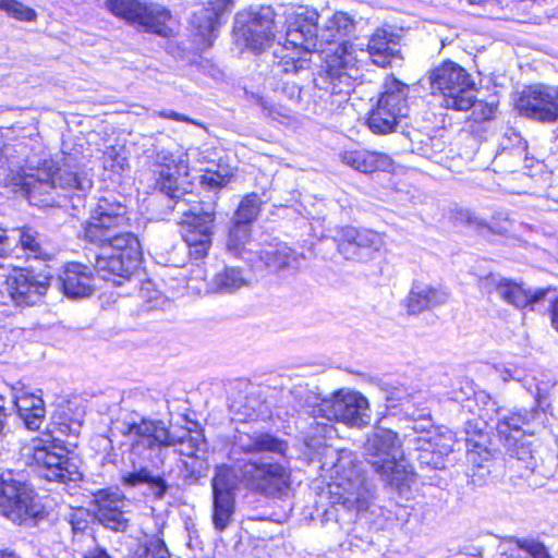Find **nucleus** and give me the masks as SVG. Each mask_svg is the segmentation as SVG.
Segmentation results:
<instances>
[{
  "mask_svg": "<svg viewBox=\"0 0 558 558\" xmlns=\"http://www.w3.org/2000/svg\"><path fill=\"white\" fill-rule=\"evenodd\" d=\"M398 53L395 35L383 28L371 36L367 49H357L354 44L342 41L333 54L328 56L326 71L315 78V86L320 92L318 97L330 102L329 110L339 108L352 89L362 56L367 54L374 64L386 68Z\"/></svg>",
  "mask_w": 558,
  "mask_h": 558,
  "instance_id": "f03ea898",
  "label": "nucleus"
},
{
  "mask_svg": "<svg viewBox=\"0 0 558 558\" xmlns=\"http://www.w3.org/2000/svg\"><path fill=\"white\" fill-rule=\"evenodd\" d=\"M84 558H111L106 550L101 549V548H94V549H90L88 550Z\"/></svg>",
  "mask_w": 558,
  "mask_h": 558,
  "instance_id": "4d7b16f0",
  "label": "nucleus"
},
{
  "mask_svg": "<svg viewBox=\"0 0 558 558\" xmlns=\"http://www.w3.org/2000/svg\"><path fill=\"white\" fill-rule=\"evenodd\" d=\"M107 446H110L111 445V440L109 438H104L102 439Z\"/></svg>",
  "mask_w": 558,
  "mask_h": 558,
  "instance_id": "338daca9",
  "label": "nucleus"
},
{
  "mask_svg": "<svg viewBox=\"0 0 558 558\" xmlns=\"http://www.w3.org/2000/svg\"><path fill=\"white\" fill-rule=\"evenodd\" d=\"M466 221H468V223H470L472 226H475L477 228L487 227L488 229H490V230H493L495 232H499V233L508 231V227L507 226L510 223L508 218H505L504 219L505 226H501L500 228L495 227L494 225L487 226L478 217H476L474 215H471V214L468 215Z\"/></svg>",
  "mask_w": 558,
  "mask_h": 558,
  "instance_id": "8fccbe9b",
  "label": "nucleus"
},
{
  "mask_svg": "<svg viewBox=\"0 0 558 558\" xmlns=\"http://www.w3.org/2000/svg\"><path fill=\"white\" fill-rule=\"evenodd\" d=\"M0 558H20V557L16 556L14 553H11V551H1L0 553Z\"/></svg>",
  "mask_w": 558,
  "mask_h": 558,
  "instance_id": "bf43d9fd",
  "label": "nucleus"
},
{
  "mask_svg": "<svg viewBox=\"0 0 558 558\" xmlns=\"http://www.w3.org/2000/svg\"><path fill=\"white\" fill-rule=\"evenodd\" d=\"M294 96H295L296 98H299V97H300V88H299L298 86H295V85H293V86H292V94H291V98H293Z\"/></svg>",
  "mask_w": 558,
  "mask_h": 558,
  "instance_id": "680f3d73",
  "label": "nucleus"
},
{
  "mask_svg": "<svg viewBox=\"0 0 558 558\" xmlns=\"http://www.w3.org/2000/svg\"><path fill=\"white\" fill-rule=\"evenodd\" d=\"M476 400L484 401L485 399L489 400L490 397L485 392L475 393Z\"/></svg>",
  "mask_w": 558,
  "mask_h": 558,
  "instance_id": "052dcab7",
  "label": "nucleus"
},
{
  "mask_svg": "<svg viewBox=\"0 0 558 558\" xmlns=\"http://www.w3.org/2000/svg\"><path fill=\"white\" fill-rule=\"evenodd\" d=\"M51 276L32 270L14 269L5 279V289L16 305H35L47 293Z\"/></svg>",
  "mask_w": 558,
  "mask_h": 558,
  "instance_id": "f3484780",
  "label": "nucleus"
},
{
  "mask_svg": "<svg viewBox=\"0 0 558 558\" xmlns=\"http://www.w3.org/2000/svg\"><path fill=\"white\" fill-rule=\"evenodd\" d=\"M37 468L39 475L47 481L66 484L82 480L77 465L69 458L66 448L51 436L35 437L24 448Z\"/></svg>",
  "mask_w": 558,
  "mask_h": 558,
  "instance_id": "9b49d317",
  "label": "nucleus"
},
{
  "mask_svg": "<svg viewBox=\"0 0 558 558\" xmlns=\"http://www.w3.org/2000/svg\"><path fill=\"white\" fill-rule=\"evenodd\" d=\"M433 425L429 418H421L413 422L412 429L414 433L420 434L418 436H427V432H433Z\"/></svg>",
  "mask_w": 558,
  "mask_h": 558,
  "instance_id": "603ef678",
  "label": "nucleus"
},
{
  "mask_svg": "<svg viewBox=\"0 0 558 558\" xmlns=\"http://www.w3.org/2000/svg\"><path fill=\"white\" fill-rule=\"evenodd\" d=\"M253 97L255 98L257 105L262 107L265 116L270 117L272 119H278L279 117H288V114L284 112L281 106L277 107L263 96L254 95Z\"/></svg>",
  "mask_w": 558,
  "mask_h": 558,
  "instance_id": "09e8293b",
  "label": "nucleus"
},
{
  "mask_svg": "<svg viewBox=\"0 0 558 558\" xmlns=\"http://www.w3.org/2000/svg\"><path fill=\"white\" fill-rule=\"evenodd\" d=\"M551 325L558 332V299H556L551 305Z\"/></svg>",
  "mask_w": 558,
  "mask_h": 558,
  "instance_id": "13d9d810",
  "label": "nucleus"
},
{
  "mask_svg": "<svg viewBox=\"0 0 558 558\" xmlns=\"http://www.w3.org/2000/svg\"><path fill=\"white\" fill-rule=\"evenodd\" d=\"M60 432L68 435L78 436L82 428V421L80 418H75L70 421L60 422Z\"/></svg>",
  "mask_w": 558,
  "mask_h": 558,
  "instance_id": "3c124183",
  "label": "nucleus"
},
{
  "mask_svg": "<svg viewBox=\"0 0 558 558\" xmlns=\"http://www.w3.org/2000/svg\"><path fill=\"white\" fill-rule=\"evenodd\" d=\"M521 449H522V452L517 451L515 453H517L519 460H524L525 459L524 454L530 453V452L527 450H525L524 448H521Z\"/></svg>",
  "mask_w": 558,
  "mask_h": 558,
  "instance_id": "0e129e2a",
  "label": "nucleus"
},
{
  "mask_svg": "<svg viewBox=\"0 0 558 558\" xmlns=\"http://www.w3.org/2000/svg\"><path fill=\"white\" fill-rule=\"evenodd\" d=\"M310 414L317 425L328 422H341L353 427H363L369 423L367 399L356 391L338 390L330 398L322 399L310 405Z\"/></svg>",
  "mask_w": 558,
  "mask_h": 558,
  "instance_id": "f8f14e48",
  "label": "nucleus"
},
{
  "mask_svg": "<svg viewBox=\"0 0 558 558\" xmlns=\"http://www.w3.org/2000/svg\"><path fill=\"white\" fill-rule=\"evenodd\" d=\"M432 95L447 109L465 111L475 105L474 82L458 63L446 61L428 74Z\"/></svg>",
  "mask_w": 558,
  "mask_h": 558,
  "instance_id": "9d476101",
  "label": "nucleus"
},
{
  "mask_svg": "<svg viewBox=\"0 0 558 558\" xmlns=\"http://www.w3.org/2000/svg\"><path fill=\"white\" fill-rule=\"evenodd\" d=\"M340 159L344 165L363 173L390 171L393 167V161L389 155L375 150H344L340 154Z\"/></svg>",
  "mask_w": 558,
  "mask_h": 558,
  "instance_id": "5701e85b",
  "label": "nucleus"
},
{
  "mask_svg": "<svg viewBox=\"0 0 558 558\" xmlns=\"http://www.w3.org/2000/svg\"><path fill=\"white\" fill-rule=\"evenodd\" d=\"M251 228L245 225L232 222L227 240V248L234 256L243 257L245 245L250 241Z\"/></svg>",
  "mask_w": 558,
  "mask_h": 558,
  "instance_id": "a19ab883",
  "label": "nucleus"
},
{
  "mask_svg": "<svg viewBox=\"0 0 558 558\" xmlns=\"http://www.w3.org/2000/svg\"><path fill=\"white\" fill-rule=\"evenodd\" d=\"M508 191H509L510 193H513V194H522V193H526V191H525V190H522V189H515V187H510V189H508Z\"/></svg>",
  "mask_w": 558,
  "mask_h": 558,
  "instance_id": "e2e57ef3",
  "label": "nucleus"
},
{
  "mask_svg": "<svg viewBox=\"0 0 558 558\" xmlns=\"http://www.w3.org/2000/svg\"><path fill=\"white\" fill-rule=\"evenodd\" d=\"M128 165L126 158L114 147H109L104 154V167L119 172Z\"/></svg>",
  "mask_w": 558,
  "mask_h": 558,
  "instance_id": "49530a36",
  "label": "nucleus"
},
{
  "mask_svg": "<svg viewBox=\"0 0 558 558\" xmlns=\"http://www.w3.org/2000/svg\"><path fill=\"white\" fill-rule=\"evenodd\" d=\"M4 183L15 192L22 191L32 205L41 207L58 204L62 192L82 197L93 187L90 175L72 156L63 157L61 163L45 159L37 167L11 170Z\"/></svg>",
  "mask_w": 558,
  "mask_h": 558,
  "instance_id": "7ed1b4c3",
  "label": "nucleus"
},
{
  "mask_svg": "<svg viewBox=\"0 0 558 558\" xmlns=\"http://www.w3.org/2000/svg\"><path fill=\"white\" fill-rule=\"evenodd\" d=\"M510 543L524 554L521 558H553L545 544L536 537H512Z\"/></svg>",
  "mask_w": 558,
  "mask_h": 558,
  "instance_id": "ea45409f",
  "label": "nucleus"
},
{
  "mask_svg": "<svg viewBox=\"0 0 558 558\" xmlns=\"http://www.w3.org/2000/svg\"><path fill=\"white\" fill-rule=\"evenodd\" d=\"M9 243H11V253L13 245L19 246L27 258L50 259L51 255L43 245L40 234L29 227L13 229L8 233Z\"/></svg>",
  "mask_w": 558,
  "mask_h": 558,
  "instance_id": "cd10ccee",
  "label": "nucleus"
},
{
  "mask_svg": "<svg viewBox=\"0 0 558 558\" xmlns=\"http://www.w3.org/2000/svg\"><path fill=\"white\" fill-rule=\"evenodd\" d=\"M170 551L163 539L158 536L146 537L140 543L131 558H170Z\"/></svg>",
  "mask_w": 558,
  "mask_h": 558,
  "instance_id": "58836bf2",
  "label": "nucleus"
},
{
  "mask_svg": "<svg viewBox=\"0 0 558 558\" xmlns=\"http://www.w3.org/2000/svg\"><path fill=\"white\" fill-rule=\"evenodd\" d=\"M13 403L17 414L28 429L37 430L46 414L41 396L29 392L23 385L12 387Z\"/></svg>",
  "mask_w": 558,
  "mask_h": 558,
  "instance_id": "412c9836",
  "label": "nucleus"
},
{
  "mask_svg": "<svg viewBox=\"0 0 558 558\" xmlns=\"http://www.w3.org/2000/svg\"><path fill=\"white\" fill-rule=\"evenodd\" d=\"M230 178L231 175L228 172L221 173L220 171H207L202 175L201 182L210 189H221L229 183Z\"/></svg>",
  "mask_w": 558,
  "mask_h": 558,
  "instance_id": "de8ad7c7",
  "label": "nucleus"
},
{
  "mask_svg": "<svg viewBox=\"0 0 558 558\" xmlns=\"http://www.w3.org/2000/svg\"><path fill=\"white\" fill-rule=\"evenodd\" d=\"M8 416L7 408H5V401L2 395H0V436L2 435V432L5 426V420Z\"/></svg>",
  "mask_w": 558,
  "mask_h": 558,
  "instance_id": "6e6d98bb",
  "label": "nucleus"
},
{
  "mask_svg": "<svg viewBox=\"0 0 558 558\" xmlns=\"http://www.w3.org/2000/svg\"><path fill=\"white\" fill-rule=\"evenodd\" d=\"M121 434L131 441L133 452L141 448L155 450L162 447H177L181 456L191 459V462L184 461V466L192 475L199 476L204 466V459L197 456L205 445L203 436L198 433L192 434L190 430L182 429L181 435H174L159 420L141 418L140 421H126L122 423Z\"/></svg>",
  "mask_w": 558,
  "mask_h": 558,
  "instance_id": "423d86ee",
  "label": "nucleus"
},
{
  "mask_svg": "<svg viewBox=\"0 0 558 558\" xmlns=\"http://www.w3.org/2000/svg\"><path fill=\"white\" fill-rule=\"evenodd\" d=\"M154 172L157 175L156 185L173 201L172 210L180 217V221L205 211L194 199V194L184 193L180 187L181 175L187 174V165L182 160L175 161L172 156H163L162 161L156 165Z\"/></svg>",
  "mask_w": 558,
  "mask_h": 558,
  "instance_id": "2eb2a0df",
  "label": "nucleus"
},
{
  "mask_svg": "<svg viewBox=\"0 0 558 558\" xmlns=\"http://www.w3.org/2000/svg\"><path fill=\"white\" fill-rule=\"evenodd\" d=\"M248 282L242 269L238 267H226L214 278L215 290L220 293H232Z\"/></svg>",
  "mask_w": 558,
  "mask_h": 558,
  "instance_id": "c9c22d12",
  "label": "nucleus"
},
{
  "mask_svg": "<svg viewBox=\"0 0 558 558\" xmlns=\"http://www.w3.org/2000/svg\"><path fill=\"white\" fill-rule=\"evenodd\" d=\"M518 179L521 181H530V177L526 175L525 173H519Z\"/></svg>",
  "mask_w": 558,
  "mask_h": 558,
  "instance_id": "69168bd1",
  "label": "nucleus"
},
{
  "mask_svg": "<svg viewBox=\"0 0 558 558\" xmlns=\"http://www.w3.org/2000/svg\"><path fill=\"white\" fill-rule=\"evenodd\" d=\"M520 112L542 122L558 121V88L546 85L526 87L518 101Z\"/></svg>",
  "mask_w": 558,
  "mask_h": 558,
  "instance_id": "6ab92c4d",
  "label": "nucleus"
},
{
  "mask_svg": "<svg viewBox=\"0 0 558 558\" xmlns=\"http://www.w3.org/2000/svg\"><path fill=\"white\" fill-rule=\"evenodd\" d=\"M0 10L21 21H34L36 12L16 0H0Z\"/></svg>",
  "mask_w": 558,
  "mask_h": 558,
  "instance_id": "a18cd8bd",
  "label": "nucleus"
},
{
  "mask_svg": "<svg viewBox=\"0 0 558 558\" xmlns=\"http://www.w3.org/2000/svg\"><path fill=\"white\" fill-rule=\"evenodd\" d=\"M336 461H325L322 465L329 477L330 501L333 506H342L350 511H361L368 507L371 492L367 487L361 463L355 454L342 449L337 451Z\"/></svg>",
  "mask_w": 558,
  "mask_h": 558,
  "instance_id": "0eeeda50",
  "label": "nucleus"
},
{
  "mask_svg": "<svg viewBox=\"0 0 558 558\" xmlns=\"http://www.w3.org/2000/svg\"><path fill=\"white\" fill-rule=\"evenodd\" d=\"M233 0L208 1L206 7L195 11L192 16V24L197 28L199 35L208 36L220 25L225 13L230 12Z\"/></svg>",
  "mask_w": 558,
  "mask_h": 558,
  "instance_id": "bb28decb",
  "label": "nucleus"
},
{
  "mask_svg": "<svg viewBox=\"0 0 558 558\" xmlns=\"http://www.w3.org/2000/svg\"><path fill=\"white\" fill-rule=\"evenodd\" d=\"M213 495L232 493L235 488V478L232 470L227 465L218 466L211 481Z\"/></svg>",
  "mask_w": 558,
  "mask_h": 558,
  "instance_id": "79ce46f5",
  "label": "nucleus"
},
{
  "mask_svg": "<svg viewBox=\"0 0 558 558\" xmlns=\"http://www.w3.org/2000/svg\"><path fill=\"white\" fill-rule=\"evenodd\" d=\"M399 453L398 435L389 428L376 427L364 444L365 459L373 470L387 485L401 492L409 485L411 473Z\"/></svg>",
  "mask_w": 558,
  "mask_h": 558,
  "instance_id": "6e6552de",
  "label": "nucleus"
},
{
  "mask_svg": "<svg viewBox=\"0 0 558 558\" xmlns=\"http://www.w3.org/2000/svg\"><path fill=\"white\" fill-rule=\"evenodd\" d=\"M141 262L129 263V257L101 251L95 260L94 268L97 275L113 284L121 286L123 280L130 279L137 270Z\"/></svg>",
  "mask_w": 558,
  "mask_h": 558,
  "instance_id": "4be33fe9",
  "label": "nucleus"
},
{
  "mask_svg": "<svg viewBox=\"0 0 558 558\" xmlns=\"http://www.w3.org/2000/svg\"><path fill=\"white\" fill-rule=\"evenodd\" d=\"M0 514L14 524L32 527L46 517V511L35 490L8 473L0 476Z\"/></svg>",
  "mask_w": 558,
  "mask_h": 558,
  "instance_id": "1a4fd4ad",
  "label": "nucleus"
},
{
  "mask_svg": "<svg viewBox=\"0 0 558 558\" xmlns=\"http://www.w3.org/2000/svg\"><path fill=\"white\" fill-rule=\"evenodd\" d=\"M501 150L497 153L493 163L495 167L509 165L507 171L514 173L515 168L525 159L526 142L515 132L506 133L500 142Z\"/></svg>",
  "mask_w": 558,
  "mask_h": 558,
  "instance_id": "c85d7f7f",
  "label": "nucleus"
},
{
  "mask_svg": "<svg viewBox=\"0 0 558 558\" xmlns=\"http://www.w3.org/2000/svg\"><path fill=\"white\" fill-rule=\"evenodd\" d=\"M449 300V292L427 284H413L408 296V312L420 314L423 311L444 305Z\"/></svg>",
  "mask_w": 558,
  "mask_h": 558,
  "instance_id": "a878e982",
  "label": "nucleus"
},
{
  "mask_svg": "<svg viewBox=\"0 0 558 558\" xmlns=\"http://www.w3.org/2000/svg\"><path fill=\"white\" fill-rule=\"evenodd\" d=\"M422 445L436 451L442 458L449 456L453 451L456 444V435L447 428H434L433 432H427V436H417Z\"/></svg>",
  "mask_w": 558,
  "mask_h": 558,
  "instance_id": "72a5a7b5",
  "label": "nucleus"
},
{
  "mask_svg": "<svg viewBox=\"0 0 558 558\" xmlns=\"http://www.w3.org/2000/svg\"><path fill=\"white\" fill-rule=\"evenodd\" d=\"M214 211H204L198 216H189L180 221L182 238L190 248V255L195 259L204 258L211 246L214 234Z\"/></svg>",
  "mask_w": 558,
  "mask_h": 558,
  "instance_id": "aec40b11",
  "label": "nucleus"
},
{
  "mask_svg": "<svg viewBox=\"0 0 558 558\" xmlns=\"http://www.w3.org/2000/svg\"><path fill=\"white\" fill-rule=\"evenodd\" d=\"M277 14L271 7H255L239 12L234 19V34L239 40H243L246 48L254 52L264 51L278 39L284 48L291 47L286 43V35L278 37Z\"/></svg>",
  "mask_w": 558,
  "mask_h": 558,
  "instance_id": "ddd939ff",
  "label": "nucleus"
},
{
  "mask_svg": "<svg viewBox=\"0 0 558 558\" xmlns=\"http://www.w3.org/2000/svg\"><path fill=\"white\" fill-rule=\"evenodd\" d=\"M105 8L114 16L130 24H137L146 32L162 37L173 34V20L169 10L155 3L140 0H106Z\"/></svg>",
  "mask_w": 558,
  "mask_h": 558,
  "instance_id": "4468645a",
  "label": "nucleus"
},
{
  "mask_svg": "<svg viewBox=\"0 0 558 558\" xmlns=\"http://www.w3.org/2000/svg\"><path fill=\"white\" fill-rule=\"evenodd\" d=\"M536 411L520 410L511 412L504 416L497 424V430L507 439L511 437V433H519L523 426L527 425L535 416Z\"/></svg>",
  "mask_w": 558,
  "mask_h": 558,
  "instance_id": "e433bc0d",
  "label": "nucleus"
},
{
  "mask_svg": "<svg viewBox=\"0 0 558 558\" xmlns=\"http://www.w3.org/2000/svg\"><path fill=\"white\" fill-rule=\"evenodd\" d=\"M126 206L110 197H101L84 225V239L101 251L129 257V263L141 262L138 239L122 229L129 227Z\"/></svg>",
  "mask_w": 558,
  "mask_h": 558,
  "instance_id": "39448f33",
  "label": "nucleus"
},
{
  "mask_svg": "<svg viewBox=\"0 0 558 558\" xmlns=\"http://www.w3.org/2000/svg\"><path fill=\"white\" fill-rule=\"evenodd\" d=\"M409 86L396 77H388L385 81L384 92L378 99V105L389 109L400 118L408 116Z\"/></svg>",
  "mask_w": 558,
  "mask_h": 558,
  "instance_id": "c756f323",
  "label": "nucleus"
},
{
  "mask_svg": "<svg viewBox=\"0 0 558 558\" xmlns=\"http://www.w3.org/2000/svg\"><path fill=\"white\" fill-rule=\"evenodd\" d=\"M286 43L293 49H301L304 56H284L278 65L280 71L286 73H299L311 64L308 54L319 53L324 56V73L327 68L328 56H332L336 48L323 49V45H333L349 36L355 28V22L350 14L337 11L330 16L322 17L316 9L310 7H298L286 12Z\"/></svg>",
  "mask_w": 558,
  "mask_h": 558,
  "instance_id": "f257e3e1",
  "label": "nucleus"
},
{
  "mask_svg": "<svg viewBox=\"0 0 558 558\" xmlns=\"http://www.w3.org/2000/svg\"><path fill=\"white\" fill-rule=\"evenodd\" d=\"M260 259L264 260L267 268L271 271H281L283 269H296L304 259L303 254L295 253L286 244L276 247H269L262 252Z\"/></svg>",
  "mask_w": 558,
  "mask_h": 558,
  "instance_id": "7c9ffc66",
  "label": "nucleus"
},
{
  "mask_svg": "<svg viewBox=\"0 0 558 558\" xmlns=\"http://www.w3.org/2000/svg\"><path fill=\"white\" fill-rule=\"evenodd\" d=\"M121 482L124 486L136 487L147 484L156 498H163L167 493L168 485L163 477L154 475L148 468H134L132 471L123 473Z\"/></svg>",
  "mask_w": 558,
  "mask_h": 558,
  "instance_id": "2f4dec72",
  "label": "nucleus"
},
{
  "mask_svg": "<svg viewBox=\"0 0 558 558\" xmlns=\"http://www.w3.org/2000/svg\"><path fill=\"white\" fill-rule=\"evenodd\" d=\"M494 368L504 383H508L510 380H517L521 383L529 392L535 396L537 403L539 402V398L542 397V389L539 385L536 384L535 390H533L531 384H529L527 380L520 375V372L517 367L512 369L505 365H496Z\"/></svg>",
  "mask_w": 558,
  "mask_h": 558,
  "instance_id": "37998d69",
  "label": "nucleus"
},
{
  "mask_svg": "<svg viewBox=\"0 0 558 558\" xmlns=\"http://www.w3.org/2000/svg\"><path fill=\"white\" fill-rule=\"evenodd\" d=\"M94 514L105 527L125 532L130 526L129 501L118 490L99 489L93 494Z\"/></svg>",
  "mask_w": 558,
  "mask_h": 558,
  "instance_id": "a211bd4d",
  "label": "nucleus"
},
{
  "mask_svg": "<svg viewBox=\"0 0 558 558\" xmlns=\"http://www.w3.org/2000/svg\"><path fill=\"white\" fill-rule=\"evenodd\" d=\"M11 253V243H9V236L5 230L0 229V257L9 255Z\"/></svg>",
  "mask_w": 558,
  "mask_h": 558,
  "instance_id": "864d4df0",
  "label": "nucleus"
},
{
  "mask_svg": "<svg viewBox=\"0 0 558 558\" xmlns=\"http://www.w3.org/2000/svg\"><path fill=\"white\" fill-rule=\"evenodd\" d=\"M550 288L538 289L532 292L521 284L511 280L502 279L496 283V292L501 300L517 308H533L534 305L544 300Z\"/></svg>",
  "mask_w": 558,
  "mask_h": 558,
  "instance_id": "393cba45",
  "label": "nucleus"
},
{
  "mask_svg": "<svg viewBox=\"0 0 558 558\" xmlns=\"http://www.w3.org/2000/svg\"><path fill=\"white\" fill-rule=\"evenodd\" d=\"M415 445V450L417 451V461L421 465L428 466L432 469H442L445 466V458L436 453V451L430 448H426L425 445H422V441L417 438L413 439Z\"/></svg>",
  "mask_w": 558,
  "mask_h": 558,
  "instance_id": "c03bdc74",
  "label": "nucleus"
},
{
  "mask_svg": "<svg viewBox=\"0 0 558 558\" xmlns=\"http://www.w3.org/2000/svg\"><path fill=\"white\" fill-rule=\"evenodd\" d=\"M402 118L377 104L367 119L369 130L375 134H388L395 131Z\"/></svg>",
  "mask_w": 558,
  "mask_h": 558,
  "instance_id": "f704fd0d",
  "label": "nucleus"
},
{
  "mask_svg": "<svg viewBox=\"0 0 558 558\" xmlns=\"http://www.w3.org/2000/svg\"><path fill=\"white\" fill-rule=\"evenodd\" d=\"M384 234L347 226L337 238L338 252L348 260L367 263L375 258L385 246Z\"/></svg>",
  "mask_w": 558,
  "mask_h": 558,
  "instance_id": "dca6fc26",
  "label": "nucleus"
},
{
  "mask_svg": "<svg viewBox=\"0 0 558 558\" xmlns=\"http://www.w3.org/2000/svg\"><path fill=\"white\" fill-rule=\"evenodd\" d=\"M287 441L268 433H242L234 437L231 457L244 453L255 456L269 452L279 454V460L248 459L239 465L243 480L256 492L271 498H282L291 490V468L286 458Z\"/></svg>",
  "mask_w": 558,
  "mask_h": 558,
  "instance_id": "20e7f679",
  "label": "nucleus"
},
{
  "mask_svg": "<svg viewBox=\"0 0 558 558\" xmlns=\"http://www.w3.org/2000/svg\"><path fill=\"white\" fill-rule=\"evenodd\" d=\"M235 499L233 493L214 495L213 523L217 531L222 532L231 523L234 514Z\"/></svg>",
  "mask_w": 558,
  "mask_h": 558,
  "instance_id": "473e14b6",
  "label": "nucleus"
},
{
  "mask_svg": "<svg viewBox=\"0 0 558 558\" xmlns=\"http://www.w3.org/2000/svg\"><path fill=\"white\" fill-rule=\"evenodd\" d=\"M64 294L71 299H82L93 293V278L89 268L78 263L68 264L59 278Z\"/></svg>",
  "mask_w": 558,
  "mask_h": 558,
  "instance_id": "b1692460",
  "label": "nucleus"
},
{
  "mask_svg": "<svg viewBox=\"0 0 558 558\" xmlns=\"http://www.w3.org/2000/svg\"><path fill=\"white\" fill-rule=\"evenodd\" d=\"M260 199L256 193L247 194L241 201L234 217L233 222L239 225L248 226L256 220L259 214Z\"/></svg>",
  "mask_w": 558,
  "mask_h": 558,
  "instance_id": "4c0bfd02",
  "label": "nucleus"
},
{
  "mask_svg": "<svg viewBox=\"0 0 558 558\" xmlns=\"http://www.w3.org/2000/svg\"><path fill=\"white\" fill-rule=\"evenodd\" d=\"M160 117H163V118H167V119H171V120H175V121H182V122H189V123H194V121L192 119H190L189 117L184 116V114H181V113H178L175 111H160L158 113Z\"/></svg>",
  "mask_w": 558,
  "mask_h": 558,
  "instance_id": "5fc2aeb1",
  "label": "nucleus"
}]
</instances>
